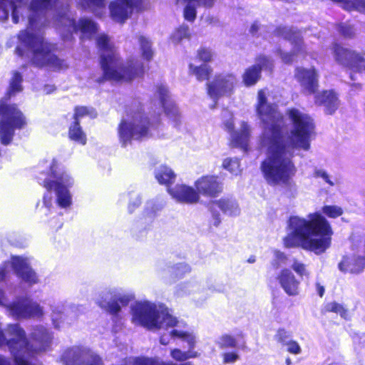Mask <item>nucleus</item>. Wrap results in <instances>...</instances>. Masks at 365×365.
<instances>
[{"label": "nucleus", "instance_id": "nucleus-1", "mask_svg": "<svg viewBox=\"0 0 365 365\" xmlns=\"http://www.w3.org/2000/svg\"><path fill=\"white\" fill-rule=\"evenodd\" d=\"M256 109L264 125L258 138L259 148L267 154L261 165L264 177L270 185L287 183L297 172L294 150L310 148L313 120L298 109H291L288 115L292 128L289 134H284L282 115L274 105L267 103L265 89L258 91Z\"/></svg>", "mask_w": 365, "mask_h": 365}, {"label": "nucleus", "instance_id": "nucleus-2", "mask_svg": "<svg viewBox=\"0 0 365 365\" xmlns=\"http://www.w3.org/2000/svg\"><path fill=\"white\" fill-rule=\"evenodd\" d=\"M28 0H0V20H6L12 9V19L14 23L19 22V14L22 15L21 10L29 12V26L27 29L19 36L21 46L16 48V53L23 56L21 46L26 48L29 52L34 64L37 66H48L53 69H63L67 67L64 61L58 58L51 53V46L43 41L40 34H34V31L44 25L43 17L53 16L52 10L56 7L53 0H33L30 6H26Z\"/></svg>", "mask_w": 365, "mask_h": 365}, {"label": "nucleus", "instance_id": "nucleus-3", "mask_svg": "<svg viewBox=\"0 0 365 365\" xmlns=\"http://www.w3.org/2000/svg\"><path fill=\"white\" fill-rule=\"evenodd\" d=\"M287 229L288 234L283 240L286 248L325 251L330 247L332 228L318 212L309 213L306 217L291 216Z\"/></svg>", "mask_w": 365, "mask_h": 365}, {"label": "nucleus", "instance_id": "nucleus-4", "mask_svg": "<svg viewBox=\"0 0 365 365\" xmlns=\"http://www.w3.org/2000/svg\"><path fill=\"white\" fill-rule=\"evenodd\" d=\"M132 322L150 329H172L168 334L161 336L160 341L163 345L169 344L170 339H179L194 348L196 337L192 332L182 330L185 324L172 316L168 309L152 302H137L131 307Z\"/></svg>", "mask_w": 365, "mask_h": 365}, {"label": "nucleus", "instance_id": "nucleus-5", "mask_svg": "<svg viewBox=\"0 0 365 365\" xmlns=\"http://www.w3.org/2000/svg\"><path fill=\"white\" fill-rule=\"evenodd\" d=\"M10 269L22 279L24 282L31 284H36L38 282V277L36 272L30 267L27 259L15 257L4 264V269L0 272V281L4 279L6 274ZM0 304L7 307L9 314L17 319L40 317L43 314V307L36 302L29 299L18 300L12 304H7L4 294L0 290Z\"/></svg>", "mask_w": 365, "mask_h": 365}, {"label": "nucleus", "instance_id": "nucleus-6", "mask_svg": "<svg viewBox=\"0 0 365 365\" xmlns=\"http://www.w3.org/2000/svg\"><path fill=\"white\" fill-rule=\"evenodd\" d=\"M101 50V64L104 78L113 81H129L140 76L143 72L142 65L137 61L123 63L120 61L109 38L102 34L96 39Z\"/></svg>", "mask_w": 365, "mask_h": 365}, {"label": "nucleus", "instance_id": "nucleus-7", "mask_svg": "<svg viewBox=\"0 0 365 365\" xmlns=\"http://www.w3.org/2000/svg\"><path fill=\"white\" fill-rule=\"evenodd\" d=\"M65 365H101L99 356L88 349L73 348L67 350L63 355ZM122 365H190L189 364H176L164 362L152 358H128Z\"/></svg>", "mask_w": 365, "mask_h": 365}, {"label": "nucleus", "instance_id": "nucleus-8", "mask_svg": "<svg viewBox=\"0 0 365 365\" xmlns=\"http://www.w3.org/2000/svg\"><path fill=\"white\" fill-rule=\"evenodd\" d=\"M118 133L123 145L132 138L139 140L149 135L148 122L141 109L131 110L127 114L119 125Z\"/></svg>", "mask_w": 365, "mask_h": 365}, {"label": "nucleus", "instance_id": "nucleus-9", "mask_svg": "<svg viewBox=\"0 0 365 365\" xmlns=\"http://www.w3.org/2000/svg\"><path fill=\"white\" fill-rule=\"evenodd\" d=\"M49 173L43 180V186L48 190L54 188L57 202L60 207H67L71 205V196L68 187L73 184V178L66 172H58L56 162L49 163Z\"/></svg>", "mask_w": 365, "mask_h": 365}, {"label": "nucleus", "instance_id": "nucleus-10", "mask_svg": "<svg viewBox=\"0 0 365 365\" xmlns=\"http://www.w3.org/2000/svg\"><path fill=\"white\" fill-rule=\"evenodd\" d=\"M0 140L8 145L12 140L15 129H21L26 124V118L16 106H8L0 101Z\"/></svg>", "mask_w": 365, "mask_h": 365}, {"label": "nucleus", "instance_id": "nucleus-11", "mask_svg": "<svg viewBox=\"0 0 365 365\" xmlns=\"http://www.w3.org/2000/svg\"><path fill=\"white\" fill-rule=\"evenodd\" d=\"M133 297L132 294L124 293L120 289L110 288L102 293L98 304L113 316L118 317L121 307L128 305Z\"/></svg>", "mask_w": 365, "mask_h": 365}, {"label": "nucleus", "instance_id": "nucleus-12", "mask_svg": "<svg viewBox=\"0 0 365 365\" xmlns=\"http://www.w3.org/2000/svg\"><path fill=\"white\" fill-rule=\"evenodd\" d=\"M332 49L334 57L339 63L356 71L365 69L364 53L349 50L337 44Z\"/></svg>", "mask_w": 365, "mask_h": 365}, {"label": "nucleus", "instance_id": "nucleus-13", "mask_svg": "<svg viewBox=\"0 0 365 365\" xmlns=\"http://www.w3.org/2000/svg\"><path fill=\"white\" fill-rule=\"evenodd\" d=\"M225 126L230 135V142L233 146L245 149L252 135V128L245 121H241L240 127L235 130L232 118L225 123Z\"/></svg>", "mask_w": 365, "mask_h": 365}, {"label": "nucleus", "instance_id": "nucleus-14", "mask_svg": "<svg viewBox=\"0 0 365 365\" xmlns=\"http://www.w3.org/2000/svg\"><path fill=\"white\" fill-rule=\"evenodd\" d=\"M236 83L237 79L232 74L220 75L212 83L207 84L208 94L213 99L230 95Z\"/></svg>", "mask_w": 365, "mask_h": 365}, {"label": "nucleus", "instance_id": "nucleus-15", "mask_svg": "<svg viewBox=\"0 0 365 365\" xmlns=\"http://www.w3.org/2000/svg\"><path fill=\"white\" fill-rule=\"evenodd\" d=\"M54 23L61 24L65 27H68L69 32L81 31L85 36H89L97 31V26L92 20L89 19H82L79 20L78 25L76 24L73 19L67 15H59L54 19Z\"/></svg>", "mask_w": 365, "mask_h": 365}, {"label": "nucleus", "instance_id": "nucleus-16", "mask_svg": "<svg viewBox=\"0 0 365 365\" xmlns=\"http://www.w3.org/2000/svg\"><path fill=\"white\" fill-rule=\"evenodd\" d=\"M349 252L339 263V269L344 273L359 274L365 268V252Z\"/></svg>", "mask_w": 365, "mask_h": 365}, {"label": "nucleus", "instance_id": "nucleus-17", "mask_svg": "<svg viewBox=\"0 0 365 365\" xmlns=\"http://www.w3.org/2000/svg\"><path fill=\"white\" fill-rule=\"evenodd\" d=\"M294 77L299 83L303 91L307 94L314 93L318 86V76L314 68H296Z\"/></svg>", "mask_w": 365, "mask_h": 365}, {"label": "nucleus", "instance_id": "nucleus-18", "mask_svg": "<svg viewBox=\"0 0 365 365\" xmlns=\"http://www.w3.org/2000/svg\"><path fill=\"white\" fill-rule=\"evenodd\" d=\"M198 194L215 197L222 190L221 182L215 175H206L200 178L195 182Z\"/></svg>", "mask_w": 365, "mask_h": 365}, {"label": "nucleus", "instance_id": "nucleus-19", "mask_svg": "<svg viewBox=\"0 0 365 365\" xmlns=\"http://www.w3.org/2000/svg\"><path fill=\"white\" fill-rule=\"evenodd\" d=\"M170 195L176 201L182 203H196L200 200L198 192L192 187L185 185H176L173 188H168Z\"/></svg>", "mask_w": 365, "mask_h": 365}, {"label": "nucleus", "instance_id": "nucleus-20", "mask_svg": "<svg viewBox=\"0 0 365 365\" xmlns=\"http://www.w3.org/2000/svg\"><path fill=\"white\" fill-rule=\"evenodd\" d=\"M272 68V63L264 56L259 57L257 64L247 68L243 74V82L246 86H252L257 83L259 78L262 69H269Z\"/></svg>", "mask_w": 365, "mask_h": 365}, {"label": "nucleus", "instance_id": "nucleus-21", "mask_svg": "<svg viewBox=\"0 0 365 365\" xmlns=\"http://www.w3.org/2000/svg\"><path fill=\"white\" fill-rule=\"evenodd\" d=\"M135 7L124 1L115 0L110 2L109 5L110 14L114 21L123 23L131 16Z\"/></svg>", "mask_w": 365, "mask_h": 365}, {"label": "nucleus", "instance_id": "nucleus-22", "mask_svg": "<svg viewBox=\"0 0 365 365\" xmlns=\"http://www.w3.org/2000/svg\"><path fill=\"white\" fill-rule=\"evenodd\" d=\"M277 279L284 291L288 295L295 296L298 294L299 282L289 269H282Z\"/></svg>", "mask_w": 365, "mask_h": 365}, {"label": "nucleus", "instance_id": "nucleus-23", "mask_svg": "<svg viewBox=\"0 0 365 365\" xmlns=\"http://www.w3.org/2000/svg\"><path fill=\"white\" fill-rule=\"evenodd\" d=\"M78 309L77 307L73 306L68 308H63V306L52 307V320L56 328L60 327V321L63 319H75L77 317L76 312Z\"/></svg>", "mask_w": 365, "mask_h": 365}, {"label": "nucleus", "instance_id": "nucleus-24", "mask_svg": "<svg viewBox=\"0 0 365 365\" xmlns=\"http://www.w3.org/2000/svg\"><path fill=\"white\" fill-rule=\"evenodd\" d=\"M316 103L323 105L327 114L331 115L339 106L338 98L331 91H324L316 96Z\"/></svg>", "mask_w": 365, "mask_h": 365}, {"label": "nucleus", "instance_id": "nucleus-25", "mask_svg": "<svg viewBox=\"0 0 365 365\" xmlns=\"http://www.w3.org/2000/svg\"><path fill=\"white\" fill-rule=\"evenodd\" d=\"M215 207H219L225 214L229 215H237L240 213L237 203L230 199H221L213 202L210 208L213 210Z\"/></svg>", "mask_w": 365, "mask_h": 365}, {"label": "nucleus", "instance_id": "nucleus-26", "mask_svg": "<svg viewBox=\"0 0 365 365\" xmlns=\"http://www.w3.org/2000/svg\"><path fill=\"white\" fill-rule=\"evenodd\" d=\"M168 90L164 85H160L156 87V91L154 94L155 103L158 104L160 110L168 112L167 104L168 103Z\"/></svg>", "mask_w": 365, "mask_h": 365}, {"label": "nucleus", "instance_id": "nucleus-27", "mask_svg": "<svg viewBox=\"0 0 365 365\" xmlns=\"http://www.w3.org/2000/svg\"><path fill=\"white\" fill-rule=\"evenodd\" d=\"M190 38L191 33L189 26L183 24L173 31L170 39L173 44L178 45L183 39H190Z\"/></svg>", "mask_w": 365, "mask_h": 365}, {"label": "nucleus", "instance_id": "nucleus-28", "mask_svg": "<svg viewBox=\"0 0 365 365\" xmlns=\"http://www.w3.org/2000/svg\"><path fill=\"white\" fill-rule=\"evenodd\" d=\"M155 178L159 183L168 185L174 182L175 175L169 168L160 166L155 173Z\"/></svg>", "mask_w": 365, "mask_h": 365}, {"label": "nucleus", "instance_id": "nucleus-29", "mask_svg": "<svg viewBox=\"0 0 365 365\" xmlns=\"http://www.w3.org/2000/svg\"><path fill=\"white\" fill-rule=\"evenodd\" d=\"M69 138L81 145L86 143V135L82 130L79 122L75 121L74 123L70 127L68 131Z\"/></svg>", "mask_w": 365, "mask_h": 365}, {"label": "nucleus", "instance_id": "nucleus-30", "mask_svg": "<svg viewBox=\"0 0 365 365\" xmlns=\"http://www.w3.org/2000/svg\"><path fill=\"white\" fill-rule=\"evenodd\" d=\"M240 337H243V336L240 334H237V336H233L232 335L225 334L220 336L216 341L217 344L221 349H227V348H235L237 346L238 339Z\"/></svg>", "mask_w": 365, "mask_h": 365}, {"label": "nucleus", "instance_id": "nucleus-31", "mask_svg": "<svg viewBox=\"0 0 365 365\" xmlns=\"http://www.w3.org/2000/svg\"><path fill=\"white\" fill-rule=\"evenodd\" d=\"M294 258L286 252H275L272 259V265L276 268L291 267Z\"/></svg>", "mask_w": 365, "mask_h": 365}, {"label": "nucleus", "instance_id": "nucleus-32", "mask_svg": "<svg viewBox=\"0 0 365 365\" xmlns=\"http://www.w3.org/2000/svg\"><path fill=\"white\" fill-rule=\"evenodd\" d=\"M190 73L195 75L197 80L202 81L208 78L211 73V69L207 65L194 66L192 64H190Z\"/></svg>", "mask_w": 365, "mask_h": 365}, {"label": "nucleus", "instance_id": "nucleus-33", "mask_svg": "<svg viewBox=\"0 0 365 365\" xmlns=\"http://www.w3.org/2000/svg\"><path fill=\"white\" fill-rule=\"evenodd\" d=\"M190 348L188 351H182L180 349H175L171 351V356L176 361H182L190 358L197 356V352L193 351V348Z\"/></svg>", "mask_w": 365, "mask_h": 365}, {"label": "nucleus", "instance_id": "nucleus-34", "mask_svg": "<svg viewBox=\"0 0 365 365\" xmlns=\"http://www.w3.org/2000/svg\"><path fill=\"white\" fill-rule=\"evenodd\" d=\"M222 167L235 175H237L241 172L240 163L237 158L225 159L222 163Z\"/></svg>", "mask_w": 365, "mask_h": 365}, {"label": "nucleus", "instance_id": "nucleus-35", "mask_svg": "<svg viewBox=\"0 0 365 365\" xmlns=\"http://www.w3.org/2000/svg\"><path fill=\"white\" fill-rule=\"evenodd\" d=\"M138 41L140 45L143 56L147 60H150L153 56V51L151 49V43L150 41L143 36L138 37Z\"/></svg>", "mask_w": 365, "mask_h": 365}, {"label": "nucleus", "instance_id": "nucleus-36", "mask_svg": "<svg viewBox=\"0 0 365 365\" xmlns=\"http://www.w3.org/2000/svg\"><path fill=\"white\" fill-rule=\"evenodd\" d=\"M22 77L18 72H14L10 81L9 89V94H15L22 90L21 86Z\"/></svg>", "mask_w": 365, "mask_h": 365}, {"label": "nucleus", "instance_id": "nucleus-37", "mask_svg": "<svg viewBox=\"0 0 365 365\" xmlns=\"http://www.w3.org/2000/svg\"><path fill=\"white\" fill-rule=\"evenodd\" d=\"M325 309L327 312H331L338 314L344 319H346L347 317V310L344 307L342 304L337 302H332L328 303L326 305Z\"/></svg>", "mask_w": 365, "mask_h": 365}, {"label": "nucleus", "instance_id": "nucleus-38", "mask_svg": "<svg viewBox=\"0 0 365 365\" xmlns=\"http://www.w3.org/2000/svg\"><path fill=\"white\" fill-rule=\"evenodd\" d=\"M350 239L352 243V249L365 251V235L354 233Z\"/></svg>", "mask_w": 365, "mask_h": 365}, {"label": "nucleus", "instance_id": "nucleus-39", "mask_svg": "<svg viewBox=\"0 0 365 365\" xmlns=\"http://www.w3.org/2000/svg\"><path fill=\"white\" fill-rule=\"evenodd\" d=\"M291 267L299 277H305L307 278L309 277V272L307 270V267L304 264L294 259L293 262L292 263Z\"/></svg>", "mask_w": 365, "mask_h": 365}, {"label": "nucleus", "instance_id": "nucleus-40", "mask_svg": "<svg viewBox=\"0 0 365 365\" xmlns=\"http://www.w3.org/2000/svg\"><path fill=\"white\" fill-rule=\"evenodd\" d=\"M323 213L329 217L335 218L342 215L343 211L340 207L327 205L322 208Z\"/></svg>", "mask_w": 365, "mask_h": 365}, {"label": "nucleus", "instance_id": "nucleus-41", "mask_svg": "<svg viewBox=\"0 0 365 365\" xmlns=\"http://www.w3.org/2000/svg\"><path fill=\"white\" fill-rule=\"evenodd\" d=\"M192 3L193 1H188L183 11L185 19L190 22H193L196 18V9Z\"/></svg>", "mask_w": 365, "mask_h": 365}, {"label": "nucleus", "instance_id": "nucleus-42", "mask_svg": "<svg viewBox=\"0 0 365 365\" xmlns=\"http://www.w3.org/2000/svg\"><path fill=\"white\" fill-rule=\"evenodd\" d=\"M282 36L285 38L293 41L297 44L301 41L300 35L298 32L293 31L292 29L284 28L282 29Z\"/></svg>", "mask_w": 365, "mask_h": 365}, {"label": "nucleus", "instance_id": "nucleus-43", "mask_svg": "<svg viewBox=\"0 0 365 365\" xmlns=\"http://www.w3.org/2000/svg\"><path fill=\"white\" fill-rule=\"evenodd\" d=\"M95 116L96 113L93 110H89L86 107L81 106L75 108L74 119L75 121L79 122V119L86 115Z\"/></svg>", "mask_w": 365, "mask_h": 365}, {"label": "nucleus", "instance_id": "nucleus-44", "mask_svg": "<svg viewBox=\"0 0 365 365\" xmlns=\"http://www.w3.org/2000/svg\"><path fill=\"white\" fill-rule=\"evenodd\" d=\"M274 338L278 342L281 343L282 345H284L289 340H291V334L284 329H279L277 330Z\"/></svg>", "mask_w": 365, "mask_h": 365}, {"label": "nucleus", "instance_id": "nucleus-45", "mask_svg": "<svg viewBox=\"0 0 365 365\" xmlns=\"http://www.w3.org/2000/svg\"><path fill=\"white\" fill-rule=\"evenodd\" d=\"M284 346H287V350L290 354H299L302 352V349L299 343L296 341L289 340Z\"/></svg>", "mask_w": 365, "mask_h": 365}, {"label": "nucleus", "instance_id": "nucleus-46", "mask_svg": "<svg viewBox=\"0 0 365 365\" xmlns=\"http://www.w3.org/2000/svg\"><path fill=\"white\" fill-rule=\"evenodd\" d=\"M130 196V202L128 208L130 211H133L135 207H138L141 202V200L140 196L136 192H131L129 194Z\"/></svg>", "mask_w": 365, "mask_h": 365}, {"label": "nucleus", "instance_id": "nucleus-47", "mask_svg": "<svg viewBox=\"0 0 365 365\" xmlns=\"http://www.w3.org/2000/svg\"><path fill=\"white\" fill-rule=\"evenodd\" d=\"M197 56L200 60L205 62L210 61L212 58V52L210 50L205 48H202L199 50Z\"/></svg>", "mask_w": 365, "mask_h": 365}, {"label": "nucleus", "instance_id": "nucleus-48", "mask_svg": "<svg viewBox=\"0 0 365 365\" xmlns=\"http://www.w3.org/2000/svg\"><path fill=\"white\" fill-rule=\"evenodd\" d=\"M222 358L225 364H230L236 361L239 356L235 352H226L222 354Z\"/></svg>", "mask_w": 365, "mask_h": 365}, {"label": "nucleus", "instance_id": "nucleus-49", "mask_svg": "<svg viewBox=\"0 0 365 365\" xmlns=\"http://www.w3.org/2000/svg\"><path fill=\"white\" fill-rule=\"evenodd\" d=\"M191 284L189 283L180 284L176 290V294L179 297H182L185 294H190Z\"/></svg>", "mask_w": 365, "mask_h": 365}, {"label": "nucleus", "instance_id": "nucleus-50", "mask_svg": "<svg viewBox=\"0 0 365 365\" xmlns=\"http://www.w3.org/2000/svg\"><path fill=\"white\" fill-rule=\"evenodd\" d=\"M190 272V267L185 264H180L175 269V274L178 277H181L184 274Z\"/></svg>", "mask_w": 365, "mask_h": 365}, {"label": "nucleus", "instance_id": "nucleus-51", "mask_svg": "<svg viewBox=\"0 0 365 365\" xmlns=\"http://www.w3.org/2000/svg\"><path fill=\"white\" fill-rule=\"evenodd\" d=\"M315 176L318 178H322L326 182H327L330 186H333L334 185V182H332L329 177V175L323 170H317L315 172Z\"/></svg>", "mask_w": 365, "mask_h": 365}, {"label": "nucleus", "instance_id": "nucleus-52", "mask_svg": "<svg viewBox=\"0 0 365 365\" xmlns=\"http://www.w3.org/2000/svg\"><path fill=\"white\" fill-rule=\"evenodd\" d=\"M106 6V0H89V6L92 9H103Z\"/></svg>", "mask_w": 365, "mask_h": 365}, {"label": "nucleus", "instance_id": "nucleus-53", "mask_svg": "<svg viewBox=\"0 0 365 365\" xmlns=\"http://www.w3.org/2000/svg\"><path fill=\"white\" fill-rule=\"evenodd\" d=\"M280 56H281L282 61L284 63H289V62L292 61V60L294 58V56L292 54L288 53L280 52Z\"/></svg>", "mask_w": 365, "mask_h": 365}, {"label": "nucleus", "instance_id": "nucleus-54", "mask_svg": "<svg viewBox=\"0 0 365 365\" xmlns=\"http://www.w3.org/2000/svg\"><path fill=\"white\" fill-rule=\"evenodd\" d=\"M316 289L319 297H322L325 291L324 286L321 285L319 283H317Z\"/></svg>", "mask_w": 365, "mask_h": 365}, {"label": "nucleus", "instance_id": "nucleus-55", "mask_svg": "<svg viewBox=\"0 0 365 365\" xmlns=\"http://www.w3.org/2000/svg\"><path fill=\"white\" fill-rule=\"evenodd\" d=\"M43 203L46 207H50V206L51 205V196H49V197L44 196Z\"/></svg>", "mask_w": 365, "mask_h": 365}, {"label": "nucleus", "instance_id": "nucleus-56", "mask_svg": "<svg viewBox=\"0 0 365 365\" xmlns=\"http://www.w3.org/2000/svg\"><path fill=\"white\" fill-rule=\"evenodd\" d=\"M0 365H10V363L4 357L0 356Z\"/></svg>", "mask_w": 365, "mask_h": 365}, {"label": "nucleus", "instance_id": "nucleus-57", "mask_svg": "<svg viewBox=\"0 0 365 365\" xmlns=\"http://www.w3.org/2000/svg\"><path fill=\"white\" fill-rule=\"evenodd\" d=\"M361 202L362 205L365 207V190L361 194Z\"/></svg>", "mask_w": 365, "mask_h": 365}, {"label": "nucleus", "instance_id": "nucleus-58", "mask_svg": "<svg viewBox=\"0 0 365 365\" xmlns=\"http://www.w3.org/2000/svg\"><path fill=\"white\" fill-rule=\"evenodd\" d=\"M247 262L249 263H253L255 262V256H251L248 259H247Z\"/></svg>", "mask_w": 365, "mask_h": 365}, {"label": "nucleus", "instance_id": "nucleus-59", "mask_svg": "<svg viewBox=\"0 0 365 365\" xmlns=\"http://www.w3.org/2000/svg\"><path fill=\"white\" fill-rule=\"evenodd\" d=\"M220 222V220H219V218H215V220H214V225L215 226H217Z\"/></svg>", "mask_w": 365, "mask_h": 365}, {"label": "nucleus", "instance_id": "nucleus-60", "mask_svg": "<svg viewBox=\"0 0 365 365\" xmlns=\"http://www.w3.org/2000/svg\"><path fill=\"white\" fill-rule=\"evenodd\" d=\"M285 363L287 365H290L292 364V361H291L290 358H287L285 361Z\"/></svg>", "mask_w": 365, "mask_h": 365}, {"label": "nucleus", "instance_id": "nucleus-61", "mask_svg": "<svg viewBox=\"0 0 365 365\" xmlns=\"http://www.w3.org/2000/svg\"><path fill=\"white\" fill-rule=\"evenodd\" d=\"M343 33H344V35H346V36H350L351 34V33L346 32L345 31H344Z\"/></svg>", "mask_w": 365, "mask_h": 365}, {"label": "nucleus", "instance_id": "nucleus-62", "mask_svg": "<svg viewBox=\"0 0 365 365\" xmlns=\"http://www.w3.org/2000/svg\"><path fill=\"white\" fill-rule=\"evenodd\" d=\"M255 27V25L252 26V30H254Z\"/></svg>", "mask_w": 365, "mask_h": 365}]
</instances>
